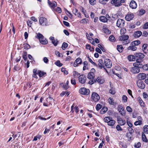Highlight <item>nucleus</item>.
<instances>
[{
	"instance_id": "nucleus-1",
	"label": "nucleus",
	"mask_w": 148,
	"mask_h": 148,
	"mask_svg": "<svg viewBox=\"0 0 148 148\" xmlns=\"http://www.w3.org/2000/svg\"><path fill=\"white\" fill-rule=\"evenodd\" d=\"M133 66L134 67L131 68V71L134 73H137L140 72V68L142 67L141 65L134 64Z\"/></svg>"
},
{
	"instance_id": "nucleus-2",
	"label": "nucleus",
	"mask_w": 148,
	"mask_h": 148,
	"mask_svg": "<svg viewBox=\"0 0 148 148\" xmlns=\"http://www.w3.org/2000/svg\"><path fill=\"white\" fill-rule=\"evenodd\" d=\"M39 23L41 25L43 26H47L49 25L47 19L45 18L41 17L40 18Z\"/></svg>"
},
{
	"instance_id": "nucleus-3",
	"label": "nucleus",
	"mask_w": 148,
	"mask_h": 148,
	"mask_svg": "<svg viewBox=\"0 0 148 148\" xmlns=\"http://www.w3.org/2000/svg\"><path fill=\"white\" fill-rule=\"evenodd\" d=\"M37 38L39 39L40 42L42 44H46L48 43V41L45 40L44 41L41 40L42 39H44L43 36L40 33L38 34L37 35Z\"/></svg>"
},
{
	"instance_id": "nucleus-4",
	"label": "nucleus",
	"mask_w": 148,
	"mask_h": 148,
	"mask_svg": "<svg viewBox=\"0 0 148 148\" xmlns=\"http://www.w3.org/2000/svg\"><path fill=\"white\" fill-rule=\"evenodd\" d=\"M92 99L95 102H97L100 99L99 95L96 92H93L92 95Z\"/></svg>"
},
{
	"instance_id": "nucleus-5",
	"label": "nucleus",
	"mask_w": 148,
	"mask_h": 148,
	"mask_svg": "<svg viewBox=\"0 0 148 148\" xmlns=\"http://www.w3.org/2000/svg\"><path fill=\"white\" fill-rule=\"evenodd\" d=\"M116 25L119 27H123L125 25V21L123 19H119L117 21Z\"/></svg>"
},
{
	"instance_id": "nucleus-6",
	"label": "nucleus",
	"mask_w": 148,
	"mask_h": 148,
	"mask_svg": "<svg viewBox=\"0 0 148 148\" xmlns=\"http://www.w3.org/2000/svg\"><path fill=\"white\" fill-rule=\"evenodd\" d=\"M79 92L81 94L88 95L89 94L90 90L85 88H81L79 90Z\"/></svg>"
},
{
	"instance_id": "nucleus-7",
	"label": "nucleus",
	"mask_w": 148,
	"mask_h": 148,
	"mask_svg": "<svg viewBox=\"0 0 148 148\" xmlns=\"http://www.w3.org/2000/svg\"><path fill=\"white\" fill-rule=\"evenodd\" d=\"M104 63L105 66L108 68L111 67L112 65L111 61L109 59H105L104 61Z\"/></svg>"
},
{
	"instance_id": "nucleus-8",
	"label": "nucleus",
	"mask_w": 148,
	"mask_h": 148,
	"mask_svg": "<svg viewBox=\"0 0 148 148\" xmlns=\"http://www.w3.org/2000/svg\"><path fill=\"white\" fill-rule=\"evenodd\" d=\"M110 3L115 7H118L121 6L122 5L119 2V0H111Z\"/></svg>"
},
{
	"instance_id": "nucleus-9",
	"label": "nucleus",
	"mask_w": 148,
	"mask_h": 148,
	"mask_svg": "<svg viewBox=\"0 0 148 148\" xmlns=\"http://www.w3.org/2000/svg\"><path fill=\"white\" fill-rule=\"evenodd\" d=\"M86 80V77L84 75H82L79 76V80L80 83L81 84L84 83Z\"/></svg>"
},
{
	"instance_id": "nucleus-10",
	"label": "nucleus",
	"mask_w": 148,
	"mask_h": 148,
	"mask_svg": "<svg viewBox=\"0 0 148 148\" xmlns=\"http://www.w3.org/2000/svg\"><path fill=\"white\" fill-rule=\"evenodd\" d=\"M118 109L121 115L123 116L125 115V110H124L123 108L121 105H119L118 106Z\"/></svg>"
},
{
	"instance_id": "nucleus-11",
	"label": "nucleus",
	"mask_w": 148,
	"mask_h": 148,
	"mask_svg": "<svg viewBox=\"0 0 148 148\" xmlns=\"http://www.w3.org/2000/svg\"><path fill=\"white\" fill-rule=\"evenodd\" d=\"M130 7L132 9H135L137 7V4L134 0L131 1L130 3Z\"/></svg>"
},
{
	"instance_id": "nucleus-12",
	"label": "nucleus",
	"mask_w": 148,
	"mask_h": 148,
	"mask_svg": "<svg viewBox=\"0 0 148 148\" xmlns=\"http://www.w3.org/2000/svg\"><path fill=\"white\" fill-rule=\"evenodd\" d=\"M134 17V16L132 13L128 14L125 16V19L127 21H130L132 20Z\"/></svg>"
},
{
	"instance_id": "nucleus-13",
	"label": "nucleus",
	"mask_w": 148,
	"mask_h": 148,
	"mask_svg": "<svg viewBox=\"0 0 148 148\" xmlns=\"http://www.w3.org/2000/svg\"><path fill=\"white\" fill-rule=\"evenodd\" d=\"M137 77L140 80H143L145 79L146 77V75L144 73H140L138 75Z\"/></svg>"
},
{
	"instance_id": "nucleus-14",
	"label": "nucleus",
	"mask_w": 148,
	"mask_h": 148,
	"mask_svg": "<svg viewBox=\"0 0 148 148\" xmlns=\"http://www.w3.org/2000/svg\"><path fill=\"white\" fill-rule=\"evenodd\" d=\"M136 58L140 59H143L145 57V55L143 53H136L134 54Z\"/></svg>"
},
{
	"instance_id": "nucleus-15",
	"label": "nucleus",
	"mask_w": 148,
	"mask_h": 148,
	"mask_svg": "<svg viewBox=\"0 0 148 148\" xmlns=\"http://www.w3.org/2000/svg\"><path fill=\"white\" fill-rule=\"evenodd\" d=\"M82 61V59L80 58H78L76 60L74 63V66H77L78 64H80L81 63Z\"/></svg>"
},
{
	"instance_id": "nucleus-16",
	"label": "nucleus",
	"mask_w": 148,
	"mask_h": 148,
	"mask_svg": "<svg viewBox=\"0 0 148 148\" xmlns=\"http://www.w3.org/2000/svg\"><path fill=\"white\" fill-rule=\"evenodd\" d=\"M48 3L49 6L52 8H54L57 6L56 3L55 1L51 2L49 0H48Z\"/></svg>"
},
{
	"instance_id": "nucleus-17",
	"label": "nucleus",
	"mask_w": 148,
	"mask_h": 148,
	"mask_svg": "<svg viewBox=\"0 0 148 148\" xmlns=\"http://www.w3.org/2000/svg\"><path fill=\"white\" fill-rule=\"evenodd\" d=\"M49 39L51 41L52 43L55 46H56L57 45L58 41L57 39H55L52 36H51L49 38Z\"/></svg>"
},
{
	"instance_id": "nucleus-18",
	"label": "nucleus",
	"mask_w": 148,
	"mask_h": 148,
	"mask_svg": "<svg viewBox=\"0 0 148 148\" xmlns=\"http://www.w3.org/2000/svg\"><path fill=\"white\" fill-rule=\"evenodd\" d=\"M117 121L118 123L121 125H124L126 123L125 120L124 119L121 118H118Z\"/></svg>"
},
{
	"instance_id": "nucleus-19",
	"label": "nucleus",
	"mask_w": 148,
	"mask_h": 148,
	"mask_svg": "<svg viewBox=\"0 0 148 148\" xmlns=\"http://www.w3.org/2000/svg\"><path fill=\"white\" fill-rule=\"evenodd\" d=\"M129 37L127 35H123L119 37V40L121 41H125L129 38Z\"/></svg>"
},
{
	"instance_id": "nucleus-20",
	"label": "nucleus",
	"mask_w": 148,
	"mask_h": 148,
	"mask_svg": "<svg viewBox=\"0 0 148 148\" xmlns=\"http://www.w3.org/2000/svg\"><path fill=\"white\" fill-rule=\"evenodd\" d=\"M142 34V33L140 31H138L135 32L134 34V36L135 38H138L140 37Z\"/></svg>"
},
{
	"instance_id": "nucleus-21",
	"label": "nucleus",
	"mask_w": 148,
	"mask_h": 148,
	"mask_svg": "<svg viewBox=\"0 0 148 148\" xmlns=\"http://www.w3.org/2000/svg\"><path fill=\"white\" fill-rule=\"evenodd\" d=\"M98 66L99 68L101 69L102 68L104 67V63L102 59H99L98 60Z\"/></svg>"
},
{
	"instance_id": "nucleus-22",
	"label": "nucleus",
	"mask_w": 148,
	"mask_h": 148,
	"mask_svg": "<svg viewBox=\"0 0 148 148\" xmlns=\"http://www.w3.org/2000/svg\"><path fill=\"white\" fill-rule=\"evenodd\" d=\"M137 85L138 87L141 89H143L145 87V84L142 81L137 83Z\"/></svg>"
},
{
	"instance_id": "nucleus-23",
	"label": "nucleus",
	"mask_w": 148,
	"mask_h": 148,
	"mask_svg": "<svg viewBox=\"0 0 148 148\" xmlns=\"http://www.w3.org/2000/svg\"><path fill=\"white\" fill-rule=\"evenodd\" d=\"M128 60L130 61H133L136 59V56L133 55H130L128 56Z\"/></svg>"
},
{
	"instance_id": "nucleus-24",
	"label": "nucleus",
	"mask_w": 148,
	"mask_h": 148,
	"mask_svg": "<svg viewBox=\"0 0 148 148\" xmlns=\"http://www.w3.org/2000/svg\"><path fill=\"white\" fill-rule=\"evenodd\" d=\"M130 45V46L127 47V50H131L132 51H135L137 49V48L135 46H134L133 45Z\"/></svg>"
},
{
	"instance_id": "nucleus-25",
	"label": "nucleus",
	"mask_w": 148,
	"mask_h": 148,
	"mask_svg": "<svg viewBox=\"0 0 148 148\" xmlns=\"http://www.w3.org/2000/svg\"><path fill=\"white\" fill-rule=\"evenodd\" d=\"M95 75L94 73H89L87 75V78L90 79H93L94 78Z\"/></svg>"
},
{
	"instance_id": "nucleus-26",
	"label": "nucleus",
	"mask_w": 148,
	"mask_h": 148,
	"mask_svg": "<svg viewBox=\"0 0 148 148\" xmlns=\"http://www.w3.org/2000/svg\"><path fill=\"white\" fill-rule=\"evenodd\" d=\"M96 81L100 84H102L104 82V80L102 79L101 77H98L96 79Z\"/></svg>"
},
{
	"instance_id": "nucleus-27",
	"label": "nucleus",
	"mask_w": 148,
	"mask_h": 148,
	"mask_svg": "<svg viewBox=\"0 0 148 148\" xmlns=\"http://www.w3.org/2000/svg\"><path fill=\"white\" fill-rule=\"evenodd\" d=\"M110 86L111 87V88L109 90V92L113 95H114L115 94V92L114 90V88L111 85V82H110Z\"/></svg>"
},
{
	"instance_id": "nucleus-28",
	"label": "nucleus",
	"mask_w": 148,
	"mask_h": 148,
	"mask_svg": "<svg viewBox=\"0 0 148 148\" xmlns=\"http://www.w3.org/2000/svg\"><path fill=\"white\" fill-rule=\"evenodd\" d=\"M99 19L100 21L104 23L108 21L107 18L106 17L103 16H100Z\"/></svg>"
},
{
	"instance_id": "nucleus-29",
	"label": "nucleus",
	"mask_w": 148,
	"mask_h": 148,
	"mask_svg": "<svg viewBox=\"0 0 148 148\" xmlns=\"http://www.w3.org/2000/svg\"><path fill=\"white\" fill-rule=\"evenodd\" d=\"M140 41L139 40H136L132 42L130 45H133L134 46H137L140 44Z\"/></svg>"
},
{
	"instance_id": "nucleus-30",
	"label": "nucleus",
	"mask_w": 148,
	"mask_h": 148,
	"mask_svg": "<svg viewBox=\"0 0 148 148\" xmlns=\"http://www.w3.org/2000/svg\"><path fill=\"white\" fill-rule=\"evenodd\" d=\"M33 74L32 75V77H34L36 78H38V77L37 76V75L38 73V72H37V70L36 69H34L33 71Z\"/></svg>"
},
{
	"instance_id": "nucleus-31",
	"label": "nucleus",
	"mask_w": 148,
	"mask_h": 148,
	"mask_svg": "<svg viewBox=\"0 0 148 148\" xmlns=\"http://www.w3.org/2000/svg\"><path fill=\"white\" fill-rule=\"evenodd\" d=\"M143 59H140V58H137L136 60V62L134 63V64H139V65H141V66L142 67V64H141V62H142L143 61Z\"/></svg>"
},
{
	"instance_id": "nucleus-32",
	"label": "nucleus",
	"mask_w": 148,
	"mask_h": 148,
	"mask_svg": "<svg viewBox=\"0 0 148 148\" xmlns=\"http://www.w3.org/2000/svg\"><path fill=\"white\" fill-rule=\"evenodd\" d=\"M115 123V121L112 119L109 121V122L108 123V125L110 126H113L114 125Z\"/></svg>"
},
{
	"instance_id": "nucleus-33",
	"label": "nucleus",
	"mask_w": 148,
	"mask_h": 148,
	"mask_svg": "<svg viewBox=\"0 0 148 148\" xmlns=\"http://www.w3.org/2000/svg\"><path fill=\"white\" fill-rule=\"evenodd\" d=\"M108 110V108L106 107H104L100 111V113L101 114H104Z\"/></svg>"
},
{
	"instance_id": "nucleus-34",
	"label": "nucleus",
	"mask_w": 148,
	"mask_h": 148,
	"mask_svg": "<svg viewBox=\"0 0 148 148\" xmlns=\"http://www.w3.org/2000/svg\"><path fill=\"white\" fill-rule=\"evenodd\" d=\"M38 73L39 76L40 77H41L45 75H46V73L44 72L43 71L40 70H38Z\"/></svg>"
},
{
	"instance_id": "nucleus-35",
	"label": "nucleus",
	"mask_w": 148,
	"mask_h": 148,
	"mask_svg": "<svg viewBox=\"0 0 148 148\" xmlns=\"http://www.w3.org/2000/svg\"><path fill=\"white\" fill-rule=\"evenodd\" d=\"M142 139L143 141L145 142H147V139L146 137V136L144 132H142Z\"/></svg>"
},
{
	"instance_id": "nucleus-36",
	"label": "nucleus",
	"mask_w": 148,
	"mask_h": 148,
	"mask_svg": "<svg viewBox=\"0 0 148 148\" xmlns=\"http://www.w3.org/2000/svg\"><path fill=\"white\" fill-rule=\"evenodd\" d=\"M117 49L120 52H122L123 51V48L121 45H117Z\"/></svg>"
},
{
	"instance_id": "nucleus-37",
	"label": "nucleus",
	"mask_w": 148,
	"mask_h": 148,
	"mask_svg": "<svg viewBox=\"0 0 148 148\" xmlns=\"http://www.w3.org/2000/svg\"><path fill=\"white\" fill-rule=\"evenodd\" d=\"M109 103L110 105H114L116 104L115 103L114 101V100L112 98L110 97L108 99Z\"/></svg>"
},
{
	"instance_id": "nucleus-38",
	"label": "nucleus",
	"mask_w": 148,
	"mask_h": 148,
	"mask_svg": "<svg viewBox=\"0 0 148 148\" xmlns=\"http://www.w3.org/2000/svg\"><path fill=\"white\" fill-rule=\"evenodd\" d=\"M126 136L128 138V141H130L132 139V134L129 133H126Z\"/></svg>"
},
{
	"instance_id": "nucleus-39",
	"label": "nucleus",
	"mask_w": 148,
	"mask_h": 148,
	"mask_svg": "<svg viewBox=\"0 0 148 148\" xmlns=\"http://www.w3.org/2000/svg\"><path fill=\"white\" fill-rule=\"evenodd\" d=\"M112 119V118L110 116L106 117L103 120L105 122L107 123H108L109 121L110 120V119Z\"/></svg>"
},
{
	"instance_id": "nucleus-40",
	"label": "nucleus",
	"mask_w": 148,
	"mask_h": 148,
	"mask_svg": "<svg viewBox=\"0 0 148 148\" xmlns=\"http://www.w3.org/2000/svg\"><path fill=\"white\" fill-rule=\"evenodd\" d=\"M138 101L141 106L144 107L145 106V103L140 98H138Z\"/></svg>"
},
{
	"instance_id": "nucleus-41",
	"label": "nucleus",
	"mask_w": 148,
	"mask_h": 148,
	"mask_svg": "<svg viewBox=\"0 0 148 148\" xmlns=\"http://www.w3.org/2000/svg\"><path fill=\"white\" fill-rule=\"evenodd\" d=\"M84 67H83V70H85L86 69H87L88 68L87 67L88 65V62L86 61H85L83 62Z\"/></svg>"
},
{
	"instance_id": "nucleus-42",
	"label": "nucleus",
	"mask_w": 148,
	"mask_h": 148,
	"mask_svg": "<svg viewBox=\"0 0 148 148\" xmlns=\"http://www.w3.org/2000/svg\"><path fill=\"white\" fill-rule=\"evenodd\" d=\"M22 57L25 60H27V53L26 52H23Z\"/></svg>"
},
{
	"instance_id": "nucleus-43",
	"label": "nucleus",
	"mask_w": 148,
	"mask_h": 148,
	"mask_svg": "<svg viewBox=\"0 0 148 148\" xmlns=\"http://www.w3.org/2000/svg\"><path fill=\"white\" fill-rule=\"evenodd\" d=\"M144 132L148 134V125H145L143 128Z\"/></svg>"
},
{
	"instance_id": "nucleus-44",
	"label": "nucleus",
	"mask_w": 148,
	"mask_h": 148,
	"mask_svg": "<svg viewBox=\"0 0 148 148\" xmlns=\"http://www.w3.org/2000/svg\"><path fill=\"white\" fill-rule=\"evenodd\" d=\"M109 40L110 41L112 42H114L116 40L115 37L113 35H111L110 36Z\"/></svg>"
},
{
	"instance_id": "nucleus-45",
	"label": "nucleus",
	"mask_w": 148,
	"mask_h": 148,
	"mask_svg": "<svg viewBox=\"0 0 148 148\" xmlns=\"http://www.w3.org/2000/svg\"><path fill=\"white\" fill-rule=\"evenodd\" d=\"M68 45L67 43L64 42L62 46V48L63 50H64L66 48L68 47Z\"/></svg>"
},
{
	"instance_id": "nucleus-46",
	"label": "nucleus",
	"mask_w": 148,
	"mask_h": 148,
	"mask_svg": "<svg viewBox=\"0 0 148 148\" xmlns=\"http://www.w3.org/2000/svg\"><path fill=\"white\" fill-rule=\"evenodd\" d=\"M142 66L141 67V68H142L143 70H148V64H145L143 65L142 64Z\"/></svg>"
},
{
	"instance_id": "nucleus-47",
	"label": "nucleus",
	"mask_w": 148,
	"mask_h": 148,
	"mask_svg": "<svg viewBox=\"0 0 148 148\" xmlns=\"http://www.w3.org/2000/svg\"><path fill=\"white\" fill-rule=\"evenodd\" d=\"M60 84L61 86H62L63 88L65 90H66L69 88V86L68 85L64 84L63 83H61Z\"/></svg>"
},
{
	"instance_id": "nucleus-48",
	"label": "nucleus",
	"mask_w": 148,
	"mask_h": 148,
	"mask_svg": "<svg viewBox=\"0 0 148 148\" xmlns=\"http://www.w3.org/2000/svg\"><path fill=\"white\" fill-rule=\"evenodd\" d=\"M55 64L57 66L59 67L61 66L62 65V64L60 62L59 60L55 62Z\"/></svg>"
},
{
	"instance_id": "nucleus-49",
	"label": "nucleus",
	"mask_w": 148,
	"mask_h": 148,
	"mask_svg": "<svg viewBox=\"0 0 148 148\" xmlns=\"http://www.w3.org/2000/svg\"><path fill=\"white\" fill-rule=\"evenodd\" d=\"M21 132H18L17 134H16L15 135L13 134L12 136L13 137L14 139L17 136L18 137V138H19L21 136Z\"/></svg>"
},
{
	"instance_id": "nucleus-50",
	"label": "nucleus",
	"mask_w": 148,
	"mask_h": 148,
	"mask_svg": "<svg viewBox=\"0 0 148 148\" xmlns=\"http://www.w3.org/2000/svg\"><path fill=\"white\" fill-rule=\"evenodd\" d=\"M102 107V106L100 104H98L96 106V108L97 110H99Z\"/></svg>"
},
{
	"instance_id": "nucleus-51",
	"label": "nucleus",
	"mask_w": 148,
	"mask_h": 148,
	"mask_svg": "<svg viewBox=\"0 0 148 148\" xmlns=\"http://www.w3.org/2000/svg\"><path fill=\"white\" fill-rule=\"evenodd\" d=\"M139 14L140 15H143L145 13V11L144 10L141 9L139 11Z\"/></svg>"
},
{
	"instance_id": "nucleus-52",
	"label": "nucleus",
	"mask_w": 148,
	"mask_h": 148,
	"mask_svg": "<svg viewBox=\"0 0 148 148\" xmlns=\"http://www.w3.org/2000/svg\"><path fill=\"white\" fill-rule=\"evenodd\" d=\"M103 31L104 33L108 34H110L111 32L108 29L106 28L103 29Z\"/></svg>"
},
{
	"instance_id": "nucleus-53",
	"label": "nucleus",
	"mask_w": 148,
	"mask_h": 148,
	"mask_svg": "<svg viewBox=\"0 0 148 148\" xmlns=\"http://www.w3.org/2000/svg\"><path fill=\"white\" fill-rule=\"evenodd\" d=\"M90 3L92 5H94L96 3V0H89Z\"/></svg>"
},
{
	"instance_id": "nucleus-54",
	"label": "nucleus",
	"mask_w": 148,
	"mask_h": 148,
	"mask_svg": "<svg viewBox=\"0 0 148 148\" xmlns=\"http://www.w3.org/2000/svg\"><path fill=\"white\" fill-rule=\"evenodd\" d=\"M78 11V10L75 8L73 9V13L75 15L79 14V12Z\"/></svg>"
},
{
	"instance_id": "nucleus-55",
	"label": "nucleus",
	"mask_w": 148,
	"mask_h": 148,
	"mask_svg": "<svg viewBox=\"0 0 148 148\" xmlns=\"http://www.w3.org/2000/svg\"><path fill=\"white\" fill-rule=\"evenodd\" d=\"M14 69L15 70V71H18L19 70V67L18 64H17L16 65L14 66Z\"/></svg>"
},
{
	"instance_id": "nucleus-56",
	"label": "nucleus",
	"mask_w": 148,
	"mask_h": 148,
	"mask_svg": "<svg viewBox=\"0 0 148 148\" xmlns=\"http://www.w3.org/2000/svg\"><path fill=\"white\" fill-rule=\"evenodd\" d=\"M127 129L129 131V133L132 134V133L134 132L133 130L131 128V127H128Z\"/></svg>"
},
{
	"instance_id": "nucleus-57",
	"label": "nucleus",
	"mask_w": 148,
	"mask_h": 148,
	"mask_svg": "<svg viewBox=\"0 0 148 148\" xmlns=\"http://www.w3.org/2000/svg\"><path fill=\"white\" fill-rule=\"evenodd\" d=\"M127 97L125 95H124L122 97V99L124 101V102H126L127 101Z\"/></svg>"
},
{
	"instance_id": "nucleus-58",
	"label": "nucleus",
	"mask_w": 148,
	"mask_h": 148,
	"mask_svg": "<svg viewBox=\"0 0 148 148\" xmlns=\"http://www.w3.org/2000/svg\"><path fill=\"white\" fill-rule=\"evenodd\" d=\"M88 58L89 60V62L92 63V64H93L94 65H96L97 66V65L89 57H88Z\"/></svg>"
},
{
	"instance_id": "nucleus-59",
	"label": "nucleus",
	"mask_w": 148,
	"mask_h": 148,
	"mask_svg": "<svg viewBox=\"0 0 148 148\" xmlns=\"http://www.w3.org/2000/svg\"><path fill=\"white\" fill-rule=\"evenodd\" d=\"M147 44H144L142 46V49L143 51H144L147 48Z\"/></svg>"
},
{
	"instance_id": "nucleus-60",
	"label": "nucleus",
	"mask_w": 148,
	"mask_h": 148,
	"mask_svg": "<svg viewBox=\"0 0 148 148\" xmlns=\"http://www.w3.org/2000/svg\"><path fill=\"white\" fill-rule=\"evenodd\" d=\"M116 129L118 131H122L123 129L121 128L119 125H118L116 126Z\"/></svg>"
},
{
	"instance_id": "nucleus-61",
	"label": "nucleus",
	"mask_w": 148,
	"mask_h": 148,
	"mask_svg": "<svg viewBox=\"0 0 148 148\" xmlns=\"http://www.w3.org/2000/svg\"><path fill=\"white\" fill-rule=\"evenodd\" d=\"M95 51L100 54H102V52L99 48L96 47L95 48Z\"/></svg>"
},
{
	"instance_id": "nucleus-62",
	"label": "nucleus",
	"mask_w": 148,
	"mask_h": 148,
	"mask_svg": "<svg viewBox=\"0 0 148 148\" xmlns=\"http://www.w3.org/2000/svg\"><path fill=\"white\" fill-rule=\"evenodd\" d=\"M143 28L144 29H148V22H147L144 24Z\"/></svg>"
},
{
	"instance_id": "nucleus-63",
	"label": "nucleus",
	"mask_w": 148,
	"mask_h": 148,
	"mask_svg": "<svg viewBox=\"0 0 148 148\" xmlns=\"http://www.w3.org/2000/svg\"><path fill=\"white\" fill-rule=\"evenodd\" d=\"M126 110H127V111L129 112H132V109L129 106H128L127 107Z\"/></svg>"
},
{
	"instance_id": "nucleus-64",
	"label": "nucleus",
	"mask_w": 148,
	"mask_h": 148,
	"mask_svg": "<svg viewBox=\"0 0 148 148\" xmlns=\"http://www.w3.org/2000/svg\"><path fill=\"white\" fill-rule=\"evenodd\" d=\"M141 144L140 143L138 142L135 145L134 147L136 148H139L140 147Z\"/></svg>"
}]
</instances>
